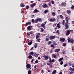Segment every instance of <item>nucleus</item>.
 Returning a JSON list of instances; mask_svg holds the SVG:
<instances>
[{"mask_svg": "<svg viewBox=\"0 0 74 74\" xmlns=\"http://www.w3.org/2000/svg\"><path fill=\"white\" fill-rule=\"evenodd\" d=\"M41 23L42 22V20H41V18H37L35 20V23H38V21Z\"/></svg>", "mask_w": 74, "mask_h": 74, "instance_id": "f257e3e1", "label": "nucleus"}, {"mask_svg": "<svg viewBox=\"0 0 74 74\" xmlns=\"http://www.w3.org/2000/svg\"><path fill=\"white\" fill-rule=\"evenodd\" d=\"M64 25L65 28L66 29H68L69 28V25L68 24L65 23Z\"/></svg>", "mask_w": 74, "mask_h": 74, "instance_id": "f03ea898", "label": "nucleus"}, {"mask_svg": "<svg viewBox=\"0 0 74 74\" xmlns=\"http://www.w3.org/2000/svg\"><path fill=\"white\" fill-rule=\"evenodd\" d=\"M55 38V36H49V39H50V40H52L54 39Z\"/></svg>", "mask_w": 74, "mask_h": 74, "instance_id": "7ed1b4c3", "label": "nucleus"}, {"mask_svg": "<svg viewBox=\"0 0 74 74\" xmlns=\"http://www.w3.org/2000/svg\"><path fill=\"white\" fill-rule=\"evenodd\" d=\"M32 26L31 25H29L27 27V29L28 30L30 31L31 30V29H32Z\"/></svg>", "mask_w": 74, "mask_h": 74, "instance_id": "20e7f679", "label": "nucleus"}, {"mask_svg": "<svg viewBox=\"0 0 74 74\" xmlns=\"http://www.w3.org/2000/svg\"><path fill=\"white\" fill-rule=\"evenodd\" d=\"M55 62L54 59L51 60V58H49V62Z\"/></svg>", "mask_w": 74, "mask_h": 74, "instance_id": "39448f33", "label": "nucleus"}, {"mask_svg": "<svg viewBox=\"0 0 74 74\" xmlns=\"http://www.w3.org/2000/svg\"><path fill=\"white\" fill-rule=\"evenodd\" d=\"M56 21V19L55 18H51L49 19V21L50 22H53L55 21Z\"/></svg>", "mask_w": 74, "mask_h": 74, "instance_id": "423d86ee", "label": "nucleus"}, {"mask_svg": "<svg viewBox=\"0 0 74 74\" xmlns=\"http://www.w3.org/2000/svg\"><path fill=\"white\" fill-rule=\"evenodd\" d=\"M28 25H31V22H27L25 24V27H26Z\"/></svg>", "mask_w": 74, "mask_h": 74, "instance_id": "0eeeda50", "label": "nucleus"}, {"mask_svg": "<svg viewBox=\"0 0 74 74\" xmlns=\"http://www.w3.org/2000/svg\"><path fill=\"white\" fill-rule=\"evenodd\" d=\"M72 39H71V38H69V37H68V43H71V41H72Z\"/></svg>", "mask_w": 74, "mask_h": 74, "instance_id": "6e6552de", "label": "nucleus"}, {"mask_svg": "<svg viewBox=\"0 0 74 74\" xmlns=\"http://www.w3.org/2000/svg\"><path fill=\"white\" fill-rule=\"evenodd\" d=\"M70 30H67V31H66V36H68L70 35Z\"/></svg>", "mask_w": 74, "mask_h": 74, "instance_id": "1a4fd4ad", "label": "nucleus"}, {"mask_svg": "<svg viewBox=\"0 0 74 74\" xmlns=\"http://www.w3.org/2000/svg\"><path fill=\"white\" fill-rule=\"evenodd\" d=\"M60 51V49H55L54 51L56 53H58L59 52V51Z\"/></svg>", "mask_w": 74, "mask_h": 74, "instance_id": "9d476101", "label": "nucleus"}, {"mask_svg": "<svg viewBox=\"0 0 74 74\" xmlns=\"http://www.w3.org/2000/svg\"><path fill=\"white\" fill-rule=\"evenodd\" d=\"M60 40L61 42H63L64 41H65V38H61Z\"/></svg>", "mask_w": 74, "mask_h": 74, "instance_id": "9b49d317", "label": "nucleus"}, {"mask_svg": "<svg viewBox=\"0 0 74 74\" xmlns=\"http://www.w3.org/2000/svg\"><path fill=\"white\" fill-rule=\"evenodd\" d=\"M31 67V66L29 64H27L26 65V67L27 69H29Z\"/></svg>", "mask_w": 74, "mask_h": 74, "instance_id": "f8f14e48", "label": "nucleus"}, {"mask_svg": "<svg viewBox=\"0 0 74 74\" xmlns=\"http://www.w3.org/2000/svg\"><path fill=\"white\" fill-rule=\"evenodd\" d=\"M39 11L36 9H35V10H34V11L33 12L34 13H35L36 12H39Z\"/></svg>", "mask_w": 74, "mask_h": 74, "instance_id": "ddd939ff", "label": "nucleus"}, {"mask_svg": "<svg viewBox=\"0 0 74 74\" xmlns=\"http://www.w3.org/2000/svg\"><path fill=\"white\" fill-rule=\"evenodd\" d=\"M29 42V41H28V45H31V44L33 43V42L32 41H31V42Z\"/></svg>", "mask_w": 74, "mask_h": 74, "instance_id": "4468645a", "label": "nucleus"}, {"mask_svg": "<svg viewBox=\"0 0 74 74\" xmlns=\"http://www.w3.org/2000/svg\"><path fill=\"white\" fill-rule=\"evenodd\" d=\"M45 24H44V23H42V24H41V26L43 28H45Z\"/></svg>", "mask_w": 74, "mask_h": 74, "instance_id": "2eb2a0df", "label": "nucleus"}, {"mask_svg": "<svg viewBox=\"0 0 74 74\" xmlns=\"http://www.w3.org/2000/svg\"><path fill=\"white\" fill-rule=\"evenodd\" d=\"M36 4L35 3H32V5L31 6V7H32V8H33V7L36 5Z\"/></svg>", "mask_w": 74, "mask_h": 74, "instance_id": "dca6fc26", "label": "nucleus"}, {"mask_svg": "<svg viewBox=\"0 0 74 74\" xmlns=\"http://www.w3.org/2000/svg\"><path fill=\"white\" fill-rule=\"evenodd\" d=\"M71 11L70 10H67V13L68 14H71Z\"/></svg>", "mask_w": 74, "mask_h": 74, "instance_id": "f3484780", "label": "nucleus"}, {"mask_svg": "<svg viewBox=\"0 0 74 74\" xmlns=\"http://www.w3.org/2000/svg\"><path fill=\"white\" fill-rule=\"evenodd\" d=\"M34 53L33 51H31V52H30L29 53V54L30 55H34Z\"/></svg>", "mask_w": 74, "mask_h": 74, "instance_id": "a211bd4d", "label": "nucleus"}, {"mask_svg": "<svg viewBox=\"0 0 74 74\" xmlns=\"http://www.w3.org/2000/svg\"><path fill=\"white\" fill-rule=\"evenodd\" d=\"M63 57L61 58H60V59H59V60H58V61H59V62H60L61 61L63 60Z\"/></svg>", "mask_w": 74, "mask_h": 74, "instance_id": "6ab92c4d", "label": "nucleus"}, {"mask_svg": "<svg viewBox=\"0 0 74 74\" xmlns=\"http://www.w3.org/2000/svg\"><path fill=\"white\" fill-rule=\"evenodd\" d=\"M20 6L22 8H23L24 6V4L23 3H21Z\"/></svg>", "mask_w": 74, "mask_h": 74, "instance_id": "aec40b11", "label": "nucleus"}, {"mask_svg": "<svg viewBox=\"0 0 74 74\" xmlns=\"http://www.w3.org/2000/svg\"><path fill=\"white\" fill-rule=\"evenodd\" d=\"M37 47V44L36 43H35V45L34 46V48H36Z\"/></svg>", "mask_w": 74, "mask_h": 74, "instance_id": "412c9836", "label": "nucleus"}, {"mask_svg": "<svg viewBox=\"0 0 74 74\" xmlns=\"http://www.w3.org/2000/svg\"><path fill=\"white\" fill-rule=\"evenodd\" d=\"M43 57L45 58V60H47V56L45 55L43 56Z\"/></svg>", "mask_w": 74, "mask_h": 74, "instance_id": "4be33fe9", "label": "nucleus"}, {"mask_svg": "<svg viewBox=\"0 0 74 74\" xmlns=\"http://www.w3.org/2000/svg\"><path fill=\"white\" fill-rule=\"evenodd\" d=\"M52 56H53V58H57V57H56V55L54 54H52Z\"/></svg>", "mask_w": 74, "mask_h": 74, "instance_id": "5701e85b", "label": "nucleus"}, {"mask_svg": "<svg viewBox=\"0 0 74 74\" xmlns=\"http://www.w3.org/2000/svg\"><path fill=\"white\" fill-rule=\"evenodd\" d=\"M56 73V70H54L53 72V73L52 74H55Z\"/></svg>", "mask_w": 74, "mask_h": 74, "instance_id": "b1692460", "label": "nucleus"}, {"mask_svg": "<svg viewBox=\"0 0 74 74\" xmlns=\"http://www.w3.org/2000/svg\"><path fill=\"white\" fill-rule=\"evenodd\" d=\"M52 15H53V16H54L56 15V12H53Z\"/></svg>", "mask_w": 74, "mask_h": 74, "instance_id": "393cba45", "label": "nucleus"}, {"mask_svg": "<svg viewBox=\"0 0 74 74\" xmlns=\"http://www.w3.org/2000/svg\"><path fill=\"white\" fill-rule=\"evenodd\" d=\"M53 45H54L55 46H56L57 45V44L56 42H55V41H53Z\"/></svg>", "mask_w": 74, "mask_h": 74, "instance_id": "a878e982", "label": "nucleus"}, {"mask_svg": "<svg viewBox=\"0 0 74 74\" xmlns=\"http://www.w3.org/2000/svg\"><path fill=\"white\" fill-rule=\"evenodd\" d=\"M40 40H41V39H40V38H38L36 40V42H40Z\"/></svg>", "mask_w": 74, "mask_h": 74, "instance_id": "bb28decb", "label": "nucleus"}, {"mask_svg": "<svg viewBox=\"0 0 74 74\" xmlns=\"http://www.w3.org/2000/svg\"><path fill=\"white\" fill-rule=\"evenodd\" d=\"M65 20H64L63 21V22H62V25H65Z\"/></svg>", "mask_w": 74, "mask_h": 74, "instance_id": "cd10ccee", "label": "nucleus"}, {"mask_svg": "<svg viewBox=\"0 0 74 74\" xmlns=\"http://www.w3.org/2000/svg\"><path fill=\"white\" fill-rule=\"evenodd\" d=\"M28 74H31V72L30 70L28 71Z\"/></svg>", "mask_w": 74, "mask_h": 74, "instance_id": "c85d7f7f", "label": "nucleus"}, {"mask_svg": "<svg viewBox=\"0 0 74 74\" xmlns=\"http://www.w3.org/2000/svg\"><path fill=\"white\" fill-rule=\"evenodd\" d=\"M60 24L59 23H58L57 25V27H58V28H60Z\"/></svg>", "mask_w": 74, "mask_h": 74, "instance_id": "c756f323", "label": "nucleus"}, {"mask_svg": "<svg viewBox=\"0 0 74 74\" xmlns=\"http://www.w3.org/2000/svg\"><path fill=\"white\" fill-rule=\"evenodd\" d=\"M44 29L42 28H40V32H42L44 31Z\"/></svg>", "mask_w": 74, "mask_h": 74, "instance_id": "7c9ffc66", "label": "nucleus"}, {"mask_svg": "<svg viewBox=\"0 0 74 74\" xmlns=\"http://www.w3.org/2000/svg\"><path fill=\"white\" fill-rule=\"evenodd\" d=\"M42 6L43 8H46L47 7V5H43Z\"/></svg>", "mask_w": 74, "mask_h": 74, "instance_id": "2f4dec72", "label": "nucleus"}, {"mask_svg": "<svg viewBox=\"0 0 74 74\" xmlns=\"http://www.w3.org/2000/svg\"><path fill=\"white\" fill-rule=\"evenodd\" d=\"M32 22L33 23V24H34L35 23V20L34 19H32Z\"/></svg>", "mask_w": 74, "mask_h": 74, "instance_id": "473e14b6", "label": "nucleus"}, {"mask_svg": "<svg viewBox=\"0 0 74 74\" xmlns=\"http://www.w3.org/2000/svg\"><path fill=\"white\" fill-rule=\"evenodd\" d=\"M72 62H70L69 63V66H71L72 65L71 64Z\"/></svg>", "mask_w": 74, "mask_h": 74, "instance_id": "72a5a7b5", "label": "nucleus"}, {"mask_svg": "<svg viewBox=\"0 0 74 74\" xmlns=\"http://www.w3.org/2000/svg\"><path fill=\"white\" fill-rule=\"evenodd\" d=\"M47 65H48L49 66H51V67H52V65H51V63H47Z\"/></svg>", "mask_w": 74, "mask_h": 74, "instance_id": "f704fd0d", "label": "nucleus"}, {"mask_svg": "<svg viewBox=\"0 0 74 74\" xmlns=\"http://www.w3.org/2000/svg\"><path fill=\"white\" fill-rule=\"evenodd\" d=\"M40 37V36L38 35H36V39H38V38Z\"/></svg>", "mask_w": 74, "mask_h": 74, "instance_id": "c9c22d12", "label": "nucleus"}, {"mask_svg": "<svg viewBox=\"0 0 74 74\" xmlns=\"http://www.w3.org/2000/svg\"><path fill=\"white\" fill-rule=\"evenodd\" d=\"M56 32L58 34H60V33H59V30H58Z\"/></svg>", "mask_w": 74, "mask_h": 74, "instance_id": "e433bc0d", "label": "nucleus"}, {"mask_svg": "<svg viewBox=\"0 0 74 74\" xmlns=\"http://www.w3.org/2000/svg\"><path fill=\"white\" fill-rule=\"evenodd\" d=\"M29 59H31L32 58V56H28Z\"/></svg>", "mask_w": 74, "mask_h": 74, "instance_id": "4c0bfd02", "label": "nucleus"}, {"mask_svg": "<svg viewBox=\"0 0 74 74\" xmlns=\"http://www.w3.org/2000/svg\"><path fill=\"white\" fill-rule=\"evenodd\" d=\"M64 3L63 2L61 3V6H63L64 5Z\"/></svg>", "mask_w": 74, "mask_h": 74, "instance_id": "58836bf2", "label": "nucleus"}, {"mask_svg": "<svg viewBox=\"0 0 74 74\" xmlns=\"http://www.w3.org/2000/svg\"><path fill=\"white\" fill-rule=\"evenodd\" d=\"M66 45V44L65 43L63 44V46L64 47H65Z\"/></svg>", "mask_w": 74, "mask_h": 74, "instance_id": "ea45409f", "label": "nucleus"}, {"mask_svg": "<svg viewBox=\"0 0 74 74\" xmlns=\"http://www.w3.org/2000/svg\"><path fill=\"white\" fill-rule=\"evenodd\" d=\"M50 58H51L48 56H47V59H48L49 58L50 59Z\"/></svg>", "mask_w": 74, "mask_h": 74, "instance_id": "a19ab883", "label": "nucleus"}, {"mask_svg": "<svg viewBox=\"0 0 74 74\" xmlns=\"http://www.w3.org/2000/svg\"><path fill=\"white\" fill-rule=\"evenodd\" d=\"M51 43H52V42H51V41H49L48 42L49 45H51Z\"/></svg>", "mask_w": 74, "mask_h": 74, "instance_id": "79ce46f5", "label": "nucleus"}, {"mask_svg": "<svg viewBox=\"0 0 74 74\" xmlns=\"http://www.w3.org/2000/svg\"><path fill=\"white\" fill-rule=\"evenodd\" d=\"M29 6L28 5L27 6H26V9H28L29 8Z\"/></svg>", "mask_w": 74, "mask_h": 74, "instance_id": "37998d69", "label": "nucleus"}, {"mask_svg": "<svg viewBox=\"0 0 74 74\" xmlns=\"http://www.w3.org/2000/svg\"><path fill=\"white\" fill-rule=\"evenodd\" d=\"M38 62V60H36V61H35V63H37Z\"/></svg>", "mask_w": 74, "mask_h": 74, "instance_id": "c03bdc74", "label": "nucleus"}, {"mask_svg": "<svg viewBox=\"0 0 74 74\" xmlns=\"http://www.w3.org/2000/svg\"><path fill=\"white\" fill-rule=\"evenodd\" d=\"M71 44H73V39H72V40L71 41Z\"/></svg>", "mask_w": 74, "mask_h": 74, "instance_id": "a18cd8bd", "label": "nucleus"}, {"mask_svg": "<svg viewBox=\"0 0 74 74\" xmlns=\"http://www.w3.org/2000/svg\"><path fill=\"white\" fill-rule=\"evenodd\" d=\"M63 63L62 61H61V62H60V64H61V65H62Z\"/></svg>", "mask_w": 74, "mask_h": 74, "instance_id": "49530a36", "label": "nucleus"}, {"mask_svg": "<svg viewBox=\"0 0 74 74\" xmlns=\"http://www.w3.org/2000/svg\"><path fill=\"white\" fill-rule=\"evenodd\" d=\"M74 8V5H72V7H71V9L73 10V9Z\"/></svg>", "mask_w": 74, "mask_h": 74, "instance_id": "de8ad7c7", "label": "nucleus"}, {"mask_svg": "<svg viewBox=\"0 0 74 74\" xmlns=\"http://www.w3.org/2000/svg\"><path fill=\"white\" fill-rule=\"evenodd\" d=\"M51 3H52V4H54L55 3L54 1H52Z\"/></svg>", "mask_w": 74, "mask_h": 74, "instance_id": "09e8293b", "label": "nucleus"}, {"mask_svg": "<svg viewBox=\"0 0 74 74\" xmlns=\"http://www.w3.org/2000/svg\"><path fill=\"white\" fill-rule=\"evenodd\" d=\"M51 47H53V48L55 47V46H54L53 45H51Z\"/></svg>", "mask_w": 74, "mask_h": 74, "instance_id": "8fccbe9b", "label": "nucleus"}, {"mask_svg": "<svg viewBox=\"0 0 74 74\" xmlns=\"http://www.w3.org/2000/svg\"><path fill=\"white\" fill-rule=\"evenodd\" d=\"M48 5L49 6H51V2H49V3Z\"/></svg>", "mask_w": 74, "mask_h": 74, "instance_id": "3c124183", "label": "nucleus"}, {"mask_svg": "<svg viewBox=\"0 0 74 74\" xmlns=\"http://www.w3.org/2000/svg\"><path fill=\"white\" fill-rule=\"evenodd\" d=\"M60 18H63V17L62 16V15H61L60 16Z\"/></svg>", "mask_w": 74, "mask_h": 74, "instance_id": "603ef678", "label": "nucleus"}, {"mask_svg": "<svg viewBox=\"0 0 74 74\" xmlns=\"http://www.w3.org/2000/svg\"><path fill=\"white\" fill-rule=\"evenodd\" d=\"M34 60V59H32V60L31 61V62H33Z\"/></svg>", "mask_w": 74, "mask_h": 74, "instance_id": "864d4df0", "label": "nucleus"}, {"mask_svg": "<svg viewBox=\"0 0 74 74\" xmlns=\"http://www.w3.org/2000/svg\"><path fill=\"white\" fill-rule=\"evenodd\" d=\"M68 21V19H67L66 20V23L68 24V21Z\"/></svg>", "mask_w": 74, "mask_h": 74, "instance_id": "5fc2aeb1", "label": "nucleus"}, {"mask_svg": "<svg viewBox=\"0 0 74 74\" xmlns=\"http://www.w3.org/2000/svg\"><path fill=\"white\" fill-rule=\"evenodd\" d=\"M36 58L38 57V54H36Z\"/></svg>", "mask_w": 74, "mask_h": 74, "instance_id": "6e6d98bb", "label": "nucleus"}, {"mask_svg": "<svg viewBox=\"0 0 74 74\" xmlns=\"http://www.w3.org/2000/svg\"><path fill=\"white\" fill-rule=\"evenodd\" d=\"M67 66V64H66V63L64 65V67H65L66 66Z\"/></svg>", "mask_w": 74, "mask_h": 74, "instance_id": "4d7b16f0", "label": "nucleus"}, {"mask_svg": "<svg viewBox=\"0 0 74 74\" xmlns=\"http://www.w3.org/2000/svg\"><path fill=\"white\" fill-rule=\"evenodd\" d=\"M31 17L32 18H33L34 17V15H32L31 16Z\"/></svg>", "mask_w": 74, "mask_h": 74, "instance_id": "13d9d810", "label": "nucleus"}, {"mask_svg": "<svg viewBox=\"0 0 74 74\" xmlns=\"http://www.w3.org/2000/svg\"><path fill=\"white\" fill-rule=\"evenodd\" d=\"M33 47H32V48H31V49H30V50H29L30 51H32V50H33Z\"/></svg>", "mask_w": 74, "mask_h": 74, "instance_id": "bf43d9fd", "label": "nucleus"}, {"mask_svg": "<svg viewBox=\"0 0 74 74\" xmlns=\"http://www.w3.org/2000/svg\"><path fill=\"white\" fill-rule=\"evenodd\" d=\"M66 3H64V6H66Z\"/></svg>", "mask_w": 74, "mask_h": 74, "instance_id": "052dcab7", "label": "nucleus"}, {"mask_svg": "<svg viewBox=\"0 0 74 74\" xmlns=\"http://www.w3.org/2000/svg\"><path fill=\"white\" fill-rule=\"evenodd\" d=\"M27 35L28 36H30V34H29L28 33H27Z\"/></svg>", "mask_w": 74, "mask_h": 74, "instance_id": "680f3d73", "label": "nucleus"}, {"mask_svg": "<svg viewBox=\"0 0 74 74\" xmlns=\"http://www.w3.org/2000/svg\"><path fill=\"white\" fill-rule=\"evenodd\" d=\"M71 70H72V71L74 72V68H73V69H72Z\"/></svg>", "mask_w": 74, "mask_h": 74, "instance_id": "e2e57ef3", "label": "nucleus"}, {"mask_svg": "<svg viewBox=\"0 0 74 74\" xmlns=\"http://www.w3.org/2000/svg\"><path fill=\"white\" fill-rule=\"evenodd\" d=\"M72 69L71 67H70L69 68V70H70V71H71V70H72Z\"/></svg>", "mask_w": 74, "mask_h": 74, "instance_id": "0e129e2a", "label": "nucleus"}, {"mask_svg": "<svg viewBox=\"0 0 74 74\" xmlns=\"http://www.w3.org/2000/svg\"><path fill=\"white\" fill-rule=\"evenodd\" d=\"M71 65H72V67L73 68L74 67V64H73Z\"/></svg>", "mask_w": 74, "mask_h": 74, "instance_id": "69168bd1", "label": "nucleus"}, {"mask_svg": "<svg viewBox=\"0 0 74 74\" xmlns=\"http://www.w3.org/2000/svg\"><path fill=\"white\" fill-rule=\"evenodd\" d=\"M72 51H73L74 50V48L73 47H72Z\"/></svg>", "mask_w": 74, "mask_h": 74, "instance_id": "338daca9", "label": "nucleus"}, {"mask_svg": "<svg viewBox=\"0 0 74 74\" xmlns=\"http://www.w3.org/2000/svg\"><path fill=\"white\" fill-rule=\"evenodd\" d=\"M59 74H62V72H61L59 73Z\"/></svg>", "mask_w": 74, "mask_h": 74, "instance_id": "774afa93", "label": "nucleus"}]
</instances>
